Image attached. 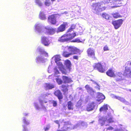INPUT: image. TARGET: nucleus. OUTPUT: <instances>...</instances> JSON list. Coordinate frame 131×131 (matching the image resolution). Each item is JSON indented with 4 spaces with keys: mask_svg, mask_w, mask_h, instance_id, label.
<instances>
[{
    "mask_svg": "<svg viewBox=\"0 0 131 131\" xmlns=\"http://www.w3.org/2000/svg\"><path fill=\"white\" fill-rule=\"evenodd\" d=\"M92 6V9L94 10V12L97 14H98L105 9V7L102 6L101 3H93Z\"/></svg>",
    "mask_w": 131,
    "mask_h": 131,
    "instance_id": "2",
    "label": "nucleus"
},
{
    "mask_svg": "<svg viewBox=\"0 0 131 131\" xmlns=\"http://www.w3.org/2000/svg\"><path fill=\"white\" fill-rule=\"evenodd\" d=\"M92 92H91V93H89L92 97H93L94 96V91L93 90V91Z\"/></svg>",
    "mask_w": 131,
    "mask_h": 131,
    "instance_id": "51",
    "label": "nucleus"
},
{
    "mask_svg": "<svg viewBox=\"0 0 131 131\" xmlns=\"http://www.w3.org/2000/svg\"><path fill=\"white\" fill-rule=\"evenodd\" d=\"M96 104L94 102H92L89 104L87 106L86 110L88 111H90L94 110Z\"/></svg>",
    "mask_w": 131,
    "mask_h": 131,
    "instance_id": "11",
    "label": "nucleus"
},
{
    "mask_svg": "<svg viewBox=\"0 0 131 131\" xmlns=\"http://www.w3.org/2000/svg\"><path fill=\"white\" fill-rule=\"evenodd\" d=\"M93 66L95 69H97L99 71L102 73L104 72L106 68V64L104 63H95Z\"/></svg>",
    "mask_w": 131,
    "mask_h": 131,
    "instance_id": "4",
    "label": "nucleus"
},
{
    "mask_svg": "<svg viewBox=\"0 0 131 131\" xmlns=\"http://www.w3.org/2000/svg\"><path fill=\"white\" fill-rule=\"evenodd\" d=\"M37 50L40 53L45 56H48V53L46 52L43 49L40 47H38Z\"/></svg>",
    "mask_w": 131,
    "mask_h": 131,
    "instance_id": "20",
    "label": "nucleus"
},
{
    "mask_svg": "<svg viewBox=\"0 0 131 131\" xmlns=\"http://www.w3.org/2000/svg\"><path fill=\"white\" fill-rule=\"evenodd\" d=\"M120 0H115L112 1V2L113 4L115 5V6H113L112 7L113 8L114 7H116L118 6H117V5L119 4L120 3H119L120 2Z\"/></svg>",
    "mask_w": 131,
    "mask_h": 131,
    "instance_id": "32",
    "label": "nucleus"
},
{
    "mask_svg": "<svg viewBox=\"0 0 131 131\" xmlns=\"http://www.w3.org/2000/svg\"><path fill=\"white\" fill-rule=\"evenodd\" d=\"M54 94L58 97L59 100L62 99L63 98L62 93L59 90L56 91L54 93Z\"/></svg>",
    "mask_w": 131,
    "mask_h": 131,
    "instance_id": "17",
    "label": "nucleus"
},
{
    "mask_svg": "<svg viewBox=\"0 0 131 131\" xmlns=\"http://www.w3.org/2000/svg\"><path fill=\"white\" fill-rule=\"evenodd\" d=\"M68 13L67 12L65 11L63 13H61L60 14V15H61L64 14H68Z\"/></svg>",
    "mask_w": 131,
    "mask_h": 131,
    "instance_id": "53",
    "label": "nucleus"
},
{
    "mask_svg": "<svg viewBox=\"0 0 131 131\" xmlns=\"http://www.w3.org/2000/svg\"><path fill=\"white\" fill-rule=\"evenodd\" d=\"M44 59L42 56H40L36 58V62L39 63L40 62H44Z\"/></svg>",
    "mask_w": 131,
    "mask_h": 131,
    "instance_id": "23",
    "label": "nucleus"
},
{
    "mask_svg": "<svg viewBox=\"0 0 131 131\" xmlns=\"http://www.w3.org/2000/svg\"><path fill=\"white\" fill-rule=\"evenodd\" d=\"M106 74L109 76L111 77H115V74L113 71L111 70H109L106 72Z\"/></svg>",
    "mask_w": 131,
    "mask_h": 131,
    "instance_id": "25",
    "label": "nucleus"
},
{
    "mask_svg": "<svg viewBox=\"0 0 131 131\" xmlns=\"http://www.w3.org/2000/svg\"><path fill=\"white\" fill-rule=\"evenodd\" d=\"M107 110H108V106L107 104H106L101 107L100 109V112L104 111V112H106Z\"/></svg>",
    "mask_w": 131,
    "mask_h": 131,
    "instance_id": "24",
    "label": "nucleus"
},
{
    "mask_svg": "<svg viewBox=\"0 0 131 131\" xmlns=\"http://www.w3.org/2000/svg\"><path fill=\"white\" fill-rule=\"evenodd\" d=\"M73 58L76 60H78V56H73Z\"/></svg>",
    "mask_w": 131,
    "mask_h": 131,
    "instance_id": "56",
    "label": "nucleus"
},
{
    "mask_svg": "<svg viewBox=\"0 0 131 131\" xmlns=\"http://www.w3.org/2000/svg\"><path fill=\"white\" fill-rule=\"evenodd\" d=\"M23 122L26 125H28L29 124V120L24 117L23 119Z\"/></svg>",
    "mask_w": 131,
    "mask_h": 131,
    "instance_id": "35",
    "label": "nucleus"
},
{
    "mask_svg": "<svg viewBox=\"0 0 131 131\" xmlns=\"http://www.w3.org/2000/svg\"><path fill=\"white\" fill-rule=\"evenodd\" d=\"M115 98L118 99L121 102L126 105H129V103L124 98L118 96H115L114 97Z\"/></svg>",
    "mask_w": 131,
    "mask_h": 131,
    "instance_id": "14",
    "label": "nucleus"
},
{
    "mask_svg": "<svg viewBox=\"0 0 131 131\" xmlns=\"http://www.w3.org/2000/svg\"><path fill=\"white\" fill-rule=\"evenodd\" d=\"M44 87L46 90H48L54 88L55 85L52 84L46 83L44 85Z\"/></svg>",
    "mask_w": 131,
    "mask_h": 131,
    "instance_id": "19",
    "label": "nucleus"
},
{
    "mask_svg": "<svg viewBox=\"0 0 131 131\" xmlns=\"http://www.w3.org/2000/svg\"><path fill=\"white\" fill-rule=\"evenodd\" d=\"M67 25V22H64L63 24L61 25L58 28L57 32H59L64 31L65 29L66 26Z\"/></svg>",
    "mask_w": 131,
    "mask_h": 131,
    "instance_id": "12",
    "label": "nucleus"
},
{
    "mask_svg": "<svg viewBox=\"0 0 131 131\" xmlns=\"http://www.w3.org/2000/svg\"><path fill=\"white\" fill-rule=\"evenodd\" d=\"M94 122V121H93L92 122H90V123H93Z\"/></svg>",
    "mask_w": 131,
    "mask_h": 131,
    "instance_id": "63",
    "label": "nucleus"
},
{
    "mask_svg": "<svg viewBox=\"0 0 131 131\" xmlns=\"http://www.w3.org/2000/svg\"><path fill=\"white\" fill-rule=\"evenodd\" d=\"M50 127V126L49 125H47L45 127H44V129L45 131H48Z\"/></svg>",
    "mask_w": 131,
    "mask_h": 131,
    "instance_id": "43",
    "label": "nucleus"
},
{
    "mask_svg": "<svg viewBox=\"0 0 131 131\" xmlns=\"http://www.w3.org/2000/svg\"><path fill=\"white\" fill-rule=\"evenodd\" d=\"M46 32L49 34L53 35L54 34L56 30V29H54L51 27H47L45 29Z\"/></svg>",
    "mask_w": 131,
    "mask_h": 131,
    "instance_id": "10",
    "label": "nucleus"
},
{
    "mask_svg": "<svg viewBox=\"0 0 131 131\" xmlns=\"http://www.w3.org/2000/svg\"><path fill=\"white\" fill-rule=\"evenodd\" d=\"M124 75L128 77H129L131 75V68L126 67L124 71Z\"/></svg>",
    "mask_w": 131,
    "mask_h": 131,
    "instance_id": "9",
    "label": "nucleus"
},
{
    "mask_svg": "<svg viewBox=\"0 0 131 131\" xmlns=\"http://www.w3.org/2000/svg\"><path fill=\"white\" fill-rule=\"evenodd\" d=\"M67 48L69 51L71 52L69 53L67 52H64L63 53V55L65 57H68L72 55L73 54L76 53V49L73 47H67Z\"/></svg>",
    "mask_w": 131,
    "mask_h": 131,
    "instance_id": "6",
    "label": "nucleus"
},
{
    "mask_svg": "<svg viewBox=\"0 0 131 131\" xmlns=\"http://www.w3.org/2000/svg\"><path fill=\"white\" fill-rule=\"evenodd\" d=\"M61 70L62 73L65 74H66L67 73H69L70 71V69H67V70H66L63 68L59 69Z\"/></svg>",
    "mask_w": 131,
    "mask_h": 131,
    "instance_id": "30",
    "label": "nucleus"
},
{
    "mask_svg": "<svg viewBox=\"0 0 131 131\" xmlns=\"http://www.w3.org/2000/svg\"><path fill=\"white\" fill-rule=\"evenodd\" d=\"M72 42H81V41L78 38H76L75 40L72 41Z\"/></svg>",
    "mask_w": 131,
    "mask_h": 131,
    "instance_id": "49",
    "label": "nucleus"
},
{
    "mask_svg": "<svg viewBox=\"0 0 131 131\" xmlns=\"http://www.w3.org/2000/svg\"><path fill=\"white\" fill-rule=\"evenodd\" d=\"M63 81L64 83H69L72 82L71 79L68 77L65 76H63L62 77Z\"/></svg>",
    "mask_w": 131,
    "mask_h": 131,
    "instance_id": "22",
    "label": "nucleus"
},
{
    "mask_svg": "<svg viewBox=\"0 0 131 131\" xmlns=\"http://www.w3.org/2000/svg\"><path fill=\"white\" fill-rule=\"evenodd\" d=\"M122 74L120 73H118L116 75L115 74V77L116 78L117 80H121L122 79Z\"/></svg>",
    "mask_w": 131,
    "mask_h": 131,
    "instance_id": "28",
    "label": "nucleus"
},
{
    "mask_svg": "<svg viewBox=\"0 0 131 131\" xmlns=\"http://www.w3.org/2000/svg\"><path fill=\"white\" fill-rule=\"evenodd\" d=\"M113 17L115 18H117L120 17V15L118 13H116L114 14L113 15Z\"/></svg>",
    "mask_w": 131,
    "mask_h": 131,
    "instance_id": "45",
    "label": "nucleus"
},
{
    "mask_svg": "<svg viewBox=\"0 0 131 131\" xmlns=\"http://www.w3.org/2000/svg\"><path fill=\"white\" fill-rule=\"evenodd\" d=\"M39 17L42 20H45L46 19L45 15L44 12L41 11L40 12Z\"/></svg>",
    "mask_w": 131,
    "mask_h": 131,
    "instance_id": "27",
    "label": "nucleus"
},
{
    "mask_svg": "<svg viewBox=\"0 0 131 131\" xmlns=\"http://www.w3.org/2000/svg\"><path fill=\"white\" fill-rule=\"evenodd\" d=\"M97 88H98V89L99 90H100V88H99V86H98V87H97Z\"/></svg>",
    "mask_w": 131,
    "mask_h": 131,
    "instance_id": "62",
    "label": "nucleus"
},
{
    "mask_svg": "<svg viewBox=\"0 0 131 131\" xmlns=\"http://www.w3.org/2000/svg\"><path fill=\"white\" fill-rule=\"evenodd\" d=\"M76 34L75 33L73 34L68 33L67 34L64 35L59 39L58 41L61 42H67L70 40L74 38Z\"/></svg>",
    "mask_w": 131,
    "mask_h": 131,
    "instance_id": "3",
    "label": "nucleus"
},
{
    "mask_svg": "<svg viewBox=\"0 0 131 131\" xmlns=\"http://www.w3.org/2000/svg\"><path fill=\"white\" fill-rule=\"evenodd\" d=\"M77 89L78 90H82V89L81 88H78Z\"/></svg>",
    "mask_w": 131,
    "mask_h": 131,
    "instance_id": "59",
    "label": "nucleus"
},
{
    "mask_svg": "<svg viewBox=\"0 0 131 131\" xmlns=\"http://www.w3.org/2000/svg\"><path fill=\"white\" fill-rule=\"evenodd\" d=\"M105 98V96L102 93H98L96 100L98 101H102Z\"/></svg>",
    "mask_w": 131,
    "mask_h": 131,
    "instance_id": "15",
    "label": "nucleus"
},
{
    "mask_svg": "<svg viewBox=\"0 0 131 131\" xmlns=\"http://www.w3.org/2000/svg\"><path fill=\"white\" fill-rule=\"evenodd\" d=\"M114 131H124L122 129H115L114 130Z\"/></svg>",
    "mask_w": 131,
    "mask_h": 131,
    "instance_id": "57",
    "label": "nucleus"
},
{
    "mask_svg": "<svg viewBox=\"0 0 131 131\" xmlns=\"http://www.w3.org/2000/svg\"><path fill=\"white\" fill-rule=\"evenodd\" d=\"M62 90L65 93H66L68 91V89L67 88L66 86L63 85H62Z\"/></svg>",
    "mask_w": 131,
    "mask_h": 131,
    "instance_id": "38",
    "label": "nucleus"
},
{
    "mask_svg": "<svg viewBox=\"0 0 131 131\" xmlns=\"http://www.w3.org/2000/svg\"><path fill=\"white\" fill-rule=\"evenodd\" d=\"M87 52L89 56L92 58L94 57L95 54L93 50L91 49V48H89L88 49Z\"/></svg>",
    "mask_w": 131,
    "mask_h": 131,
    "instance_id": "21",
    "label": "nucleus"
},
{
    "mask_svg": "<svg viewBox=\"0 0 131 131\" xmlns=\"http://www.w3.org/2000/svg\"><path fill=\"white\" fill-rule=\"evenodd\" d=\"M68 108L69 110H73V105L71 101H69L67 103Z\"/></svg>",
    "mask_w": 131,
    "mask_h": 131,
    "instance_id": "29",
    "label": "nucleus"
},
{
    "mask_svg": "<svg viewBox=\"0 0 131 131\" xmlns=\"http://www.w3.org/2000/svg\"><path fill=\"white\" fill-rule=\"evenodd\" d=\"M36 31L37 32H40L41 30L42 25L39 23H37L35 25V26Z\"/></svg>",
    "mask_w": 131,
    "mask_h": 131,
    "instance_id": "16",
    "label": "nucleus"
},
{
    "mask_svg": "<svg viewBox=\"0 0 131 131\" xmlns=\"http://www.w3.org/2000/svg\"><path fill=\"white\" fill-rule=\"evenodd\" d=\"M123 20L122 19L115 21L112 22V24L116 29L118 28L122 24Z\"/></svg>",
    "mask_w": 131,
    "mask_h": 131,
    "instance_id": "8",
    "label": "nucleus"
},
{
    "mask_svg": "<svg viewBox=\"0 0 131 131\" xmlns=\"http://www.w3.org/2000/svg\"><path fill=\"white\" fill-rule=\"evenodd\" d=\"M81 105V101H79L76 104V106L77 107H80Z\"/></svg>",
    "mask_w": 131,
    "mask_h": 131,
    "instance_id": "50",
    "label": "nucleus"
},
{
    "mask_svg": "<svg viewBox=\"0 0 131 131\" xmlns=\"http://www.w3.org/2000/svg\"><path fill=\"white\" fill-rule=\"evenodd\" d=\"M35 3L36 5L39 7H41L42 5V4L40 0H35Z\"/></svg>",
    "mask_w": 131,
    "mask_h": 131,
    "instance_id": "34",
    "label": "nucleus"
},
{
    "mask_svg": "<svg viewBox=\"0 0 131 131\" xmlns=\"http://www.w3.org/2000/svg\"><path fill=\"white\" fill-rule=\"evenodd\" d=\"M102 2L104 3V4H107L108 3L110 2L112 3V0H102Z\"/></svg>",
    "mask_w": 131,
    "mask_h": 131,
    "instance_id": "41",
    "label": "nucleus"
},
{
    "mask_svg": "<svg viewBox=\"0 0 131 131\" xmlns=\"http://www.w3.org/2000/svg\"><path fill=\"white\" fill-rule=\"evenodd\" d=\"M83 126L87 127V123L85 122H79L76 125H75L74 127L72 128L73 129L77 128L78 127H79L80 126Z\"/></svg>",
    "mask_w": 131,
    "mask_h": 131,
    "instance_id": "18",
    "label": "nucleus"
},
{
    "mask_svg": "<svg viewBox=\"0 0 131 131\" xmlns=\"http://www.w3.org/2000/svg\"><path fill=\"white\" fill-rule=\"evenodd\" d=\"M76 25L74 24H72L71 26V27L69 29L68 31V33L71 32L73 29H74Z\"/></svg>",
    "mask_w": 131,
    "mask_h": 131,
    "instance_id": "36",
    "label": "nucleus"
},
{
    "mask_svg": "<svg viewBox=\"0 0 131 131\" xmlns=\"http://www.w3.org/2000/svg\"><path fill=\"white\" fill-rule=\"evenodd\" d=\"M54 122L58 124V126H59V127L60 126V125H59V121H58V120H57V121H54Z\"/></svg>",
    "mask_w": 131,
    "mask_h": 131,
    "instance_id": "55",
    "label": "nucleus"
},
{
    "mask_svg": "<svg viewBox=\"0 0 131 131\" xmlns=\"http://www.w3.org/2000/svg\"><path fill=\"white\" fill-rule=\"evenodd\" d=\"M27 115H28V114H27V113H25L24 114V116H27Z\"/></svg>",
    "mask_w": 131,
    "mask_h": 131,
    "instance_id": "60",
    "label": "nucleus"
},
{
    "mask_svg": "<svg viewBox=\"0 0 131 131\" xmlns=\"http://www.w3.org/2000/svg\"><path fill=\"white\" fill-rule=\"evenodd\" d=\"M103 16L104 18L106 19H109V16L107 14H103Z\"/></svg>",
    "mask_w": 131,
    "mask_h": 131,
    "instance_id": "47",
    "label": "nucleus"
},
{
    "mask_svg": "<svg viewBox=\"0 0 131 131\" xmlns=\"http://www.w3.org/2000/svg\"><path fill=\"white\" fill-rule=\"evenodd\" d=\"M64 123V125H67V124H68V122H65Z\"/></svg>",
    "mask_w": 131,
    "mask_h": 131,
    "instance_id": "61",
    "label": "nucleus"
},
{
    "mask_svg": "<svg viewBox=\"0 0 131 131\" xmlns=\"http://www.w3.org/2000/svg\"><path fill=\"white\" fill-rule=\"evenodd\" d=\"M104 51H107L108 50V47L107 46H105L104 48Z\"/></svg>",
    "mask_w": 131,
    "mask_h": 131,
    "instance_id": "52",
    "label": "nucleus"
},
{
    "mask_svg": "<svg viewBox=\"0 0 131 131\" xmlns=\"http://www.w3.org/2000/svg\"><path fill=\"white\" fill-rule=\"evenodd\" d=\"M56 81L57 83L59 84H60L62 83V81L60 79H56Z\"/></svg>",
    "mask_w": 131,
    "mask_h": 131,
    "instance_id": "44",
    "label": "nucleus"
},
{
    "mask_svg": "<svg viewBox=\"0 0 131 131\" xmlns=\"http://www.w3.org/2000/svg\"><path fill=\"white\" fill-rule=\"evenodd\" d=\"M23 131H28V129L27 127L25 125H23Z\"/></svg>",
    "mask_w": 131,
    "mask_h": 131,
    "instance_id": "46",
    "label": "nucleus"
},
{
    "mask_svg": "<svg viewBox=\"0 0 131 131\" xmlns=\"http://www.w3.org/2000/svg\"><path fill=\"white\" fill-rule=\"evenodd\" d=\"M56 0H51L52 1H55Z\"/></svg>",
    "mask_w": 131,
    "mask_h": 131,
    "instance_id": "64",
    "label": "nucleus"
},
{
    "mask_svg": "<svg viewBox=\"0 0 131 131\" xmlns=\"http://www.w3.org/2000/svg\"><path fill=\"white\" fill-rule=\"evenodd\" d=\"M85 88L87 91V92L89 93L93 91L92 88L90 87L88 85H86L85 86Z\"/></svg>",
    "mask_w": 131,
    "mask_h": 131,
    "instance_id": "31",
    "label": "nucleus"
},
{
    "mask_svg": "<svg viewBox=\"0 0 131 131\" xmlns=\"http://www.w3.org/2000/svg\"><path fill=\"white\" fill-rule=\"evenodd\" d=\"M41 42L45 46H48L50 43V41L48 38L45 37H41Z\"/></svg>",
    "mask_w": 131,
    "mask_h": 131,
    "instance_id": "7",
    "label": "nucleus"
},
{
    "mask_svg": "<svg viewBox=\"0 0 131 131\" xmlns=\"http://www.w3.org/2000/svg\"><path fill=\"white\" fill-rule=\"evenodd\" d=\"M48 21L53 24H56V21L55 16L53 15L49 16L48 18Z\"/></svg>",
    "mask_w": 131,
    "mask_h": 131,
    "instance_id": "13",
    "label": "nucleus"
},
{
    "mask_svg": "<svg viewBox=\"0 0 131 131\" xmlns=\"http://www.w3.org/2000/svg\"><path fill=\"white\" fill-rule=\"evenodd\" d=\"M52 103L53 104V106L56 107L57 106V101H53L52 102Z\"/></svg>",
    "mask_w": 131,
    "mask_h": 131,
    "instance_id": "48",
    "label": "nucleus"
},
{
    "mask_svg": "<svg viewBox=\"0 0 131 131\" xmlns=\"http://www.w3.org/2000/svg\"><path fill=\"white\" fill-rule=\"evenodd\" d=\"M70 127L68 126H65L63 127L62 128L61 130H58V131H66L68 130Z\"/></svg>",
    "mask_w": 131,
    "mask_h": 131,
    "instance_id": "39",
    "label": "nucleus"
},
{
    "mask_svg": "<svg viewBox=\"0 0 131 131\" xmlns=\"http://www.w3.org/2000/svg\"><path fill=\"white\" fill-rule=\"evenodd\" d=\"M113 129V128L111 126H110L107 128V130H112Z\"/></svg>",
    "mask_w": 131,
    "mask_h": 131,
    "instance_id": "54",
    "label": "nucleus"
},
{
    "mask_svg": "<svg viewBox=\"0 0 131 131\" xmlns=\"http://www.w3.org/2000/svg\"><path fill=\"white\" fill-rule=\"evenodd\" d=\"M54 72L55 76H57L56 75L59 73V71L57 68H55L54 69Z\"/></svg>",
    "mask_w": 131,
    "mask_h": 131,
    "instance_id": "42",
    "label": "nucleus"
},
{
    "mask_svg": "<svg viewBox=\"0 0 131 131\" xmlns=\"http://www.w3.org/2000/svg\"><path fill=\"white\" fill-rule=\"evenodd\" d=\"M50 94L48 93H46L45 95V96H48V95Z\"/></svg>",
    "mask_w": 131,
    "mask_h": 131,
    "instance_id": "58",
    "label": "nucleus"
},
{
    "mask_svg": "<svg viewBox=\"0 0 131 131\" xmlns=\"http://www.w3.org/2000/svg\"><path fill=\"white\" fill-rule=\"evenodd\" d=\"M51 4L50 1L49 0H45V4L47 6H49Z\"/></svg>",
    "mask_w": 131,
    "mask_h": 131,
    "instance_id": "40",
    "label": "nucleus"
},
{
    "mask_svg": "<svg viewBox=\"0 0 131 131\" xmlns=\"http://www.w3.org/2000/svg\"><path fill=\"white\" fill-rule=\"evenodd\" d=\"M99 123L101 126L104 125L106 123H109L113 122L111 113H108L107 116H105L100 117L99 120Z\"/></svg>",
    "mask_w": 131,
    "mask_h": 131,
    "instance_id": "1",
    "label": "nucleus"
},
{
    "mask_svg": "<svg viewBox=\"0 0 131 131\" xmlns=\"http://www.w3.org/2000/svg\"><path fill=\"white\" fill-rule=\"evenodd\" d=\"M64 64L67 68V69H69L71 67V64L70 61L69 60H67L65 61Z\"/></svg>",
    "mask_w": 131,
    "mask_h": 131,
    "instance_id": "26",
    "label": "nucleus"
},
{
    "mask_svg": "<svg viewBox=\"0 0 131 131\" xmlns=\"http://www.w3.org/2000/svg\"><path fill=\"white\" fill-rule=\"evenodd\" d=\"M39 101L41 107H40L39 106L38 102H35L33 104L35 108L37 110H39L40 108H42L43 110L45 109V107L44 105V103H47V101H46L42 100L40 99H39Z\"/></svg>",
    "mask_w": 131,
    "mask_h": 131,
    "instance_id": "5",
    "label": "nucleus"
},
{
    "mask_svg": "<svg viewBox=\"0 0 131 131\" xmlns=\"http://www.w3.org/2000/svg\"><path fill=\"white\" fill-rule=\"evenodd\" d=\"M58 66V67L59 69L63 68V66L62 63L60 61L56 62Z\"/></svg>",
    "mask_w": 131,
    "mask_h": 131,
    "instance_id": "37",
    "label": "nucleus"
},
{
    "mask_svg": "<svg viewBox=\"0 0 131 131\" xmlns=\"http://www.w3.org/2000/svg\"><path fill=\"white\" fill-rule=\"evenodd\" d=\"M53 58H54V60L56 62L59 61L61 60L60 57L59 55H56Z\"/></svg>",
    "mask_w": 131,
    "mask_h": 131,
    "instance_id": "33",
    "label": "nucleus"
}]
</instances>
